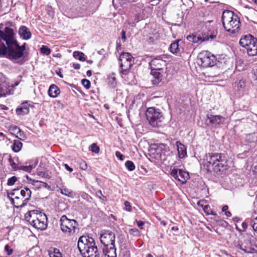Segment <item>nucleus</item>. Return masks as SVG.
Returning <instances> with one entry per match:
<instances>
[{
  "mask_svg": "<svg viewBox=\"0 0 257 257\" xmlns=\"http://www.w3.org/2000/svg\"><path fill=\"white\" fill-rule=\"evenodd\" d=\"M0 38L9 46V59L16 60L23 56L26 43L22 46L19 45L14 37L12 29L6 27L4 30H0Z\"/></svg>",
  "mask_w": 257,
  "mask_h": 257,
  "instance_id": "nucleus-1",
  "label": "nucleus"
},
{
  "mask_svg": "<svg viewBox=\"0 0 257 257\" xmlns=\"http://www.w3.org/2000/svg\"><path fill=\"white\" fill-rule=\"evenodd\" d=\"M227 158L223 153H211L206 154L203 165L208 172L218 173L226 169Z\"/></svg>",
  "mask_w": 257,
  "mask_h": 257,
  "instance_id": "nucleus-2",
  "label": "nucleus"
},
{
  "mask_svg": "<svg viewBox=\"0 0 257 257\" xmlns=\"http://www.w3.org/2000/svg\"><path fill=\"white\" fill-rule=\"evenodd\" d=\"M77 246L83 257H104L98 251L94 239L89 236H82L79 237Z\"/></svg>",
  "mask_w": 257,
  "mask_h": 257,
  "instance_id": "nucleus-3",
  "label": "nucleus"
},
{
  "mask_svg": "<svg viewBox=\"0 0 257 257\" xmlns=\"http://www.w3.org/2000/svg\"><path fill=\"white\" fill-rule=\"evenodd\" d=\"M222 21L224 29L228 33L236 35L240 30V22L239 17L233 12L225 10L222 15Z\"/></svg>",
  "mask_w": 257,
  "mask_h": 257,
  "instance_id": "nucleus-4",
  "label": "nucleus"
},
{
  "mask_svg": "<svg viewBox=\"0 0 257 257\" xmlns=\"http://www.w3.org/2000/svg\"><path fill=\"white\" fill-rule=\"evenodd\" d=\"M100 239L104 245L102 255L104 257H116L114 233L109 230L105 231L101 234Z\"/></svg>",
  "mask_w": 257,
  "mask_h": 257,
  "instance_id": "nucleus-5",
  "label": "nucleus"
},
{
  "mask_svg": "<svg viewBox=\"0 0 257 257\" xmlns=\"http://www.w3.org/2000/svg\"><path fill=\"white\" fill-rule=\"evenodd\" d=\"M59 223L61 230L67 236H70L75 233V229L78 225L76 220L69 219L65 215L61 217Z\"/></svg>",
  "mask_w": 257,
  "mask_h": 257,
  "instance_id": "nucleus-6",
  "label": "nucleus"
},
{
  "mask_svg": "<svg viewBox=\"0 0 257 257\" xmlns=\"http://www.w3.org/2000/svg\"><path fill=\"white\" fill-rule=\"evenodd\" d=\"M120 73L123 75L129 73L130 69L134 64V58L129 53H122L119 58Z\"/></svg>",
  "mask_w": 257,
  "mask_h": 257,
  "instance_id": "nucleus-7",
  "label": "nucleus"
},
{
  "mask_svg": "<svg viewBox=\"0 0 257 257\" xmlns=\"http://www.w3.org/2000/svg\"><path fill=\"white\" fill-rule=\"evenodd\" d=\"M216 57L208 51L200 53L197 58V63L204 68L211 67L217 64Z\"/></svg>",
  "mask_w": 257,
  "mask_h": 257,
  "instance_id": "nucleus-8",
  "label": "nucleus"
},
{
  "mask_svg": "<svg viewBox=\"0 0 257 257\" xmlns=\"http://www.w3.org/2000/svg\"><path fill=\"white\" fill-rule=\"evenodd\" d=\"M146 115L149 123L153 127H159L163 118L162 112L159 109L154 107H149L147 109Z\"/></svg>",
  "mask_w": 257,
  "mask_h": 257,
  "instance_id": "nucleus-9",
  "label": "nucleus"
},
{
  "mask_svg": "<svg viewBox=\"0 0 257 257\" xmlns=\"http://www.w3.org/2000/svg\"><path fill=\"white\" fill-rule=\"evenodd\" d=\"M212 22V21H209L205 23V27L201 32L203 41L212 40L216 37L218 32L215 27L211 25V23Z\"/></svg>",
  "mask_w": 257,
  "mask_h": 257,
  "instance_id": "nucleus-10",
  "label": "nucleus"
},
{
  "mask_svg": "<svg viewBox=\"0 0 257 257\" xmlns=\"http://www.w3.org/2000/svg\"><path fill=\"white\" fill-rule=\"evenodd\" d=\"M166 61L162 57H158L152 60L149 63L151 70L163 71V68L166 66Z\"/></svg>",
  "mask_w": 257,
  "mask_h": 257,
  "instance_id": "nucleus-11",
  "label": "nucleus"
},
{
  "mask_svg": "<svg viewBox=\"0 0 257 257\" xmlns=\"http://www.w3.org/2000/svg\"><path fill=\"white\" fill-rule=\"evenodd\" d=\"M32 226L38 229L45 230L47 227V217L46 215L42 213L40 215H38V217L36 219Z\"/></svg>",
  "mask_w": 257,
  "mask_h": 257,
  "instance_id": "nucleus-12",
  "label": "nucleus"
},
{
  "mask_svg": "<svg viewBox=\"0 0 257 257\" xmlns=\"http://www.w3.org/2000/svg\"><path fill=\"white\" fill-rule=\"evenodd\" d=\"M257 41V39L253 37L251 35H247L242 37L239 41V44L242 47L246 48L253 43V42Z\"/></svg>",
  "mask_w": 257,
  "mask_h": 257,
  "instance_id": "nucleus-13",
  "label": "nucleus"
},
{
  "mask_svg": "<svg viewBox=\"0 0 257 257\" xmlns=\"http://www.w3.org/2000/svg\"><path fill=\"white\" fill-rule=\"evenodd\" d=\"M42 213V212H39L38 210H31L25 214V219L26 221L32 225V224L34 223L37 217H38V215H40Z\"/></svg>",
  "mask_w": 257,
  "mask_h": 257,
  "instance_id": "nucleus-14",
  "label": "nucleus"
},
{
  "mask_svg": "<svg viewBox=\"0 0 257 257\" xmlns=\"http://www.w3.org/2000/svg\"><path fill=\"white\" fill-rule=\"evenodd\" d=\"M143 19L140 13H132L128 17L127 20L125 23L131 27H135L136 24Z\"/></svg>",
  "mask_w": 257,
  "mask_h": 257,
  "instance_id": "nucleus-15",
  "label": "nucleus"
},
{
  "mask_svg": "<svg viewBox=\"0 0 257 257\" xmlns=\"http://www.w3.org/2000/svg\"><path fill=\"white\" fill-rule=\"evenodd\" d=\"M207 118L209 120L211 123L214 124H220L224 123L225 120V117L220 115H212L211 114H208Z\"/></svg>",
  "mask_w": 257,
  "mask_h": 257,
  "instance_id": "nucleus-16",
  "label": "nucleus"
},
{
  "mask_svg": "<svg viewBox=\"0 0 257 257\" xmlns=\"http://www.w3.org/2000/svg\"><path fill=\"white\" fill-rule=\"evenodd\" d=\"M163 71H158L156 70H151V74L152 75L151 81L153 85L158 84L162 80L163 75Z\"/></svg>",
  "mask_w": 257,
  "mask_h": 257,
  "instance_id": "nucleus-17",
  "label": "nucleus"
},
{
  "mask_svg": "<svg viewBox=\"0 0 257 257\" xmlns=\"http://www.w3.org/2000/svg\"><path fill=\"white\" fill-rule=\"evenodd\" d=\"M8 196L10 199L11 203L13 204L16 208H19L22 207L25 205L27 202L24 200V199L20 197V196H16L12 197L10 196V194H8Z\"/></svg>",
  "mask_w": 257,
  "mask_h": 257,
  "instance_id": "nucleus-18",
  "label": "nucleus"
},
{
  "mask_svg": "<svg viewBox=\"0 0 257 257\" xmlns=\"http://www.w3.org/2000/svg\"><path fill=\"white\" fill-rule=\"evenodd\" d=\"M19 34L21 38L24 40H29L31 37V33L26 26H21L19 30Z\"/></svg>",
  "mask_w": 257,
  "mask_h": 257,
  "instance_id": "nucleus-19",
  "label": "nucleus"
},
{
  "mask_svg": "<svg viewBox=\"0 0 257 257\" xmlns=\"http://www.w3.org/2000/svg\"><path fill=\"white\" fill-rule=\"evenodd\" d=\"M178 171L179 172L180 177V178H179L178 176V181L181 182L182 184L185 183L190 177L189 173L180 169H178Z\"/></svg>",
  "mask_w": 257,
  "mask_h": 257,
  "instance_id": "nucleus-20",
  "label": "nucleus"
},
{
  "mask_svg": "<svg viewBox=\"0 0 257 257\" xmlns=\"http://www.w3.org/2000/svg\"><path fill=\"white\" fill-rule=\"evenodd\" d=\"M31 196V191L28 187L20 188V196L24 199L27 203L30 200Z\"/></svg>",
  "mask_w": 257,
  "mask_h": 257,
  "instance_id": "nucleus-21",
  "label": "nucleus"
},
{
  "mask_svg": "<svg viewBox=\"0 0 257 257\" xmlns=\"http://www.w3.org/2000/svg\"><path fill=\"white\" fill-rule=\"evenodd\" d=\"M246 49L249 56H254L257 55V41L253 42V43L251 44V45H249Z\"/></svg>",
  "mask_w": 257,
  "mask_h": 257,
  "instance_id": "nucleus-22",
  "label": "nucleus"
},
{
  "mask_svg": "<svg viewBox=\"0 0 257 257\" xmlns=\"http://www.w3.org/2000/svg\"><path fill=\"white\" fill-rule=\"evenodd\" d=\"M29 112V109L27 102L23 103L21 106L16 109V112L18 115H24L28 114Z\"/></svg>",
  "mask_w": 257,
  "mask_h": 257,
  "instance_id": "nucleus-23",
  "label": "nucleus"
},
{
  "mask_svg": "<svg viewBox=\"0 0 257 257\" xmlns=\"http://www.w3.org/2000/svg\"><path fill=\"white\" fill-rule=\"evenodd\" d=\"M60 90L55 84L51 85L48 90L49 95L51 97H56L60 93Z\"/></svg>",
  "mask_w": 257,
  "mask_h": 257,
  "instance_id": "nucleus-24",
  "label": "nucleus"
},
{
  "mask_svg": "<svg viewBox=\"0 0 257 257\" xmlns=\"http://www.w3.org/2000/svg\"><path fill=\"white\" fill-rule=\"evenodd\" d=\"M178 144L179 142H178ZM187 156L186 148V147L181 144H178V156L180 158H183Z\"/></svg>",
  "mask_w": 257,
  "mask_h": 257,
  "instance_id": "nucleus-25",
  "label": "nucleus"
},
{
  "mask_svg": "<svg viewBox=\"0 0 257 257\" xmlns=\"http://www.w3.org/2000/svg\"><path fill=\"white\" fill-rule=\"evenodd\" d=\"M9 83L0 85V98L2 97H6L7 94H11V90L9 89Z\"/></svg>",
  "mask_w": 257,
  "mask_h": 257,
  "instance_id": "nucleus-26",
  "label": "nucleus"
},
{
  "mask_svg": "<svg viewBox=\"0 0 257 257\" xmlns=\"http://www.w3.org/2000/svg\"><path fill=\"white\" fill-rule=\"evenodd\" d=\"M187 39L188 41L190 42H192L193 43H201L202 42H204V41H203V39L202 38V35H199L198 36L197 35H189L187 37Z\"/></svg>",
  "mask_w": 257,
  "mask_h": 257,
  "instance_id": "nucleus-27",
  "label": "nucleus"
},
{
  "mask_svg": "<svg viewBox=\"0 0 257 257\" xmlns=\"http://www.w3.org/2000/svg\"><path fill=\"white\" fill-rule=\"evenodd\" d=\"M22 146L23 144L21 142L18 140H14L12 146V150L14 152L18 153L21 151Z\"/></svg>",
  "mask_w": 257,
  "mask_h": 257,
  "instance_id": "nucleus-28",
  "label": "nucleus"
},
{
  "mask_svg": "<svg viewBox=\"0 0 257 257\" xmlns=\"http://www.w3.org/2000/svg\"><path fill=\"white\" fill-rule=\"evenodd\" d=\"M61 193L69 197L73 198L74 195H75V193L73 192L72 190H69L67 188H62L60 191Z\"/></svg>",
  "mask_w": 257,
  "mask_h": 257,
  "instance_id": "nucleus-29",
  "label": "nucleus"
},
{
  "mask_svg": "<svg viewBox=\"0 0 257 257\" xmlns=\"http://www.w3.org/2000/svg\"><path fill=\"white\" fill-rule=\"evenodd\" d=\"M9 46L7 45L6 47L5 45H3L0 47V56H6L9 58Z\"/></svg>",
  "mask_w": 257,
  "mask_h": 257,
  "instance_id": "nucleus-30",
  "label": "nucleus"
},
{
  "mask_svg": "<svg viewBox=\"0 0 257 257\" xmlns=\"http://www.w3.org/2000/svg\"><path fill=\"white\" fill-rule=\"evenodd\" d=\"M73 56L75 58L78 59L80 61H84L85 60L84 54L82 52L74 51L73 53Z\"/></svg>",
  "mask_w": 257,
  "mask_h": 257,
  "instance_id": "nucleus-31",
  "label": "nucleus"
},
{
  "mask_svg": "<svg viewBox=\"0 0 257 257\" xmlns=\"http://www.w3.org/2000/svg\"><path fill=\"white\" fill-rule=\"evenodd\" d=\"M36 165H29L28 166L20 165L18 170H23L27 172H30L31 170L35 167Z\"/></svg>",
  "mask_w": 257,
  "mask_h": 257,
  "instance_id": "nucleus-32",
  "label": "nucleus"
},
{
  "mask_svg": "<svg viewBox=\"0 0 257 257\" xmlns=\"http://www.w3.org/2000/svg\"><path fill=\"white\" fill-rule=\"evenodd\" d=\"M20 128L17 125H12L9 127V131L11 133L15 136L18 134L19 132H20Z\"/></svg>",
  "mask_w": 257,
  "mask_h": 257,
  "instance_id": "nucleus-33",
  "label": "nucleus"
},
{
  "mask_svg": "<svg viewBox=\"0 0 257 257\" xmlns=\"http://www.w3.org/2000/svg\"><path fill=\"white\" fill-rule=\"evenodd\" d=\"M53 250L52 252L50 253V257H62V254L58 249L53 248Z\"/></svg>",
  "mask_w": 257,
  "mask_h": 257,
  "instance_id": "nucleus-34",
  "label": "nucleus"
},
{
  "mask_svg": "<svg viewBox=\"0 0 257 257\" xmlns=\"http://www.w3.org/2000/svg\"><path fill=\"white\" fill-rule=\"evenodd\" d=\"M126 168L130 171H132L135 169L134 163L131 161H127L125 163Z\"/></svg>",
  "mask_w": 257,
  "mask_h": 257,
  "instance_id": "nucleus-35",
  "label": "nucleus"
},
{
  "mask_svg": "<svg viewBox=\"0 0 257 257\" xmlns=\"http://www.w3.org/2000/svg\"><path fill=\"white\" fill-rule=\"evenodd\" d=\"M9 163L11 166L12 167L13 169L15 170H18L19 168L20 167V165L16 164L14 161L13 160L12 157L11 156H9V158L8 159Z\"/></svg>",
  "mask_w": 257,
  "mask_h": 257,
  "instance_id": "nucleus-36",
  "label": "nucleus"
},
{
  "mask_svg": "<svg viewBox=\"0 0 257 257\" xmlns=\"http://www.w3.org/2000/svg\"><path fill=\"white\" fill-rule=\"evenodd\" d=\"M170 51L174 54L177 53V40L173 42L170 47H169Z\"/></svg>",
  "mask_w": 257,
  "mask_h": 257,
  "instance_id": "nucleus-37",
  "label": "nucleus"
},
{
  "mask_svg": "<svg viewBox=\"0 0 257 257\" xmlns=\"http://www.w3.org/2000/svg\"><path fill=\"white\" fill-rule=\"evenodd\" d=\"M246 140L249 142H254L257 141V136L255 134H249L246 137Z\"/></svg>",
  "mask_w": 257,
  "mask_h": 257,
  "instance_id": "nucleus-38",
  "label": "nucleus"
},
{
  "mask_svg": "<svg viewBox=\"0 0 257 257\" xmlns=\"http://www.w3.org/2000/svg\"><path fill=\"white\" fill-rule=\"evenodd\" d=\"M109 85L112 88L115 87L116 86V80L114 76H110L109 78V81H108Z\"/></svg>",
  "mask_w": 257,
  "mask_h": 257,
  "instance_id": "nucleus-39",
  "label": "nucleus"
},
{
  "mask_svg": "<svg viewBox=\"0 0 257 257\" xmlns=\"http://www.w3.org/2000/svg\"><path fill=\"white\" fill-rule=\"evenodd\" d=\"M8 194H10V196H12V197H15L16 196H20V188L15 189L13 190L12 192L8 193Z\"/></svg>",
  "mask_w": 257,
  "mask_h": 257,
  "instance_id": "nucleus-40",
  "label": "nucleus"
},
{
  "mask_svg": "<svg viewBox=\"0 0 257 257\" xmlns=\"http://www.w3.org/2000/svg\"><path fill=\"white\" fill-rule=\"evenodd\" d=\"M250 223L254 231L257 233V217L252 219Z\"/></svg>",
  "mask_w": 257,
  "mask_h": 257,
  "instance_id": "nucleus-41",
  "label": "nucleus"
},
{
  "mask_svg": "<svg viewBox=\"0 0 257 257\" xmlns=\"http://www.w3.org/2000/svg\"><path fill=\"white\" fill-rule=\"evenodd\" d=\"M89 150L92 152L95 153H98L99 152V148L95 143H93L90 146Z\"/></svg>",
  "mask_w": 257,
  "mask_h": 257,
  "instance_id": "nucleus-42",
  "label": "nucleus"
},
{
  "mask_svg": "<svg viewBox=\"0 0 257 257\" xmlns=\"http://www.w3.org/2000/svg\"><path fill=\"white\" fill-rule=\"evenodd\" d=\"M41 52L46 55H49L51 53V50L46 46H42L41 48Z\"/></svg>",
  "mask_w": 257,
  "mask_h": 257,
  "instance_id": "nucleus-43",
  "label": "nucleus"
},
{
  "mask_svg": "<svg viewBox=\"0 0 257 257\" xmlns=\"http://www.w3.org/2000/svg\"><path fill=\"white\" fill-rule=\"evenodd\" d=\"M81 83L86 89H88L90 88L91 83L89 80L83 79L81 81Z\"/></svg>",
  "mask_w": 257,
  "mask_h": 257,
  "instance_id": "nucleus-44",
  "label": "nucleus"
},
{
  "mask_svg": "<svg viewBox=\"0 0 257 257\" xmlns=\"http://www.w3.org/2000/svg\"><path fill=\"white\" fill-rule=\"evenodd\" d=\"M129 233L135 236L140 235L139 230L137 228H131L128 231Z\"/></svg>",
  "mask_w": 257,
  "mask_h": 257,
  "instance_id": "nucleus-45",
  "label": "nucleus"
},
{
  "mask_svg": "<svg viewBox=\"0 0 257 257\" xmlns=\"http://www.w3.org/2000/svg\"><path fill=\"white\" fill-rule=\"evenodd\" d=\"M37 175L41 177L45 178H49L48 173L45 171H38Z\"/></svg>",
  "mask_w": 257,
  "mask_h": 257,
  "instance_id": "nucleus-46",
  "label": "nucleus"
},
{
  "mask_svg": "<svg viewBox=\"0 0 257 257\" xmlns=\"http://www.w3.org/2000/svg\"><path fill=\"white\" fill-rule=\"evenodd\" d=\"M17 181V177L16 176H13L10 178L8 179L7 184L9 186L13 185L15 182Z\"/></svg>",
  "mask_w": 257,
  "mask_h": 257,
  "instance_id": "nucleus-47",
  "label": "nucleus"
},
{
  "mask_svg": "<svg viewBox=\"0 0 257 257\" xmlns=\"http://www.w3.org/2000/svg\"><path fill=\"white\" fill-rule=\"evenodd\" d=\"M7 83H9L7 82V78L2 73H0V85Z\"/></svg>",
  "mask_w": 257,
  "mask_h": 257,
  "instance_id": "nucleus-48",
  "label": "nucleus"
},
{
  "mask_svg": "<svg viewBox=\"0 0 257 257\" xmlns=\"http://www.w3.org/2000/svg\"><path fill=\"white\" fill-rule=\"evenodd\" d=\"M16 137L21 140H24L27 138L26 135L20 130V132H19L18 134H17Z\"/></svg>",
  "mask_w": 257,
  "mask_h": 257,
  "instance_id": "nucleus-49",
  "label": "nucleus"
},
{
  "mask_svg": "<svg viewBox=\"0 0 257 257\" xmlns=\"http://www.w3.org/2000/svg\"><path fill=\"white\" fill-rule=\"evenodd\" d=\"M96 195L102 201H106L107 200L106 197L102 194L101 190L96 192Z\"/></svg>",
  "mask_w": 257,
  "mask_h": 257,
  "instance_id": "nucleus-50",
  "label": "nucleus"
},
{
  "mask_svg": "<svg viewBox=\"0 0 257 257\" xmlns=\"http://www.w3.org/2000/svg\"><path fill=\"white\" fill-rule=\"evenodd\" d=\"M124 205L125 206V207L124 209L127 211H131L132 210V207L130 205V203L128 201H125L124 203Z\"/></svg>",
  "mask_w": 257,
  "mask_h": 257,
  "instance_id": "nucleus-51",
  "label": "nucleus"
},
{
  "mask_svg": "<svg viewBox=\"0 0 257 257\" xmlns=\"http://www.w3.org/2000/svg\"><path fill=\"white\" fill-rule=\"evenodd\" d=\"M115 156L117 158H119V159L121 161H122L123 160L124 158V156L122 155L120 152H118V151H116L115 152Z\"/></svg>",
  "mask_w": 257,
  "mask_h": 257,
  "instance_id": "nucleus-52",
  "label": "nucleus"
},
{
  "mask_svg": "<svg viewBox=\"0 0 257 257\" xmlns=\"http://www.w3.org/2000/svg\"><path fill=\"white\" fill-rule=\"evenodd\" d=\"M245 87V81L243 80H240L237 84V87L239 88H243Z\"/></svg>",
  "mask_w": 257,
  "mask_h": 257,
  "instance_id": "nucleus-53",
  "label": "nucleus"
},
{
  "mask_svg": "<svg viewBox=\"0 0 257 257\" xmlns=\"http://www.w3.org/2000/svg\"><path fill=\"white\" fill-rule=\"evenodd\" d=\"M5 249L7 251V254L8 255H10L12 254V253H13V249L10 248V247L8 244L5 246Z\"/></svg>",
  "mask_w": 257,
  "mask_h": 257,
  "instance_id": "nucleus-54",
  "label": "nucleus"
},
{
  "mask_svg": "<svg viewBox=\"0 0 257 257\" xmlns=\"http://www.w3.org/2000/svg\"><path fill=\"white\" fill-rule=\"evenodd\" d=\"M206 203V201H205L204 200H201L197 202V205L203 208L204 207V206L206 205L204 204Z\"/></svg>",
  "mask_w": 257,
  "mask_h": 257,
  "instance_id": "nucleus-55",
  "label": "nucleus"
},
{
  "mask_svg": "<svg viewBox=\"0 0 257 257\" xmlns=\"http://www.w3.org/2000/svg\"><path fill=\"white\" fill-rule=\"evenodd\" d=\"M170 174L175 180H177V169L174 168L172 170Z\"/></svg>",
  "mask_w": 257,
  "mask_h": 257,
  "instance_id": "nucleus-56",
  "label": "nucleus"
},
{
  "mask_svg": "<svg viewBox=\"0 0 257 257\" xmlns=\"http://www.w3.org/2000/svg\"><path fill=\"white\" fill-rule=\"evenodd\" d=\"M80 167L81 169L85 170L87 168V164L85 162H82L80 164Z\"/></svg>",
  "mask_w": 257,
  "mask_h": 257,
  "instance_id": "nucleus-57",
  "label": "nucleus"
},
{
  "mask_svg": "<svg viewBox=\"0 0 257 257\" xmlns=\"http://www.w3.org/2000/svg\"><path fill=\"white\" fill-rule=\"evenodd\" d=\"M246 253H252L254 250V249L251 248H241Z\"/></svg>",
  "mask_w": 257,
  "mask_h": 257,
  "instance_id": "nucleus-58",
  "label": "nucleus"
},
{
  "mask_svg": "<svg viewBox=\"0 0 257 257\" xmlns=\"http://www.w3.org/2000/svg\"><path fill=\"white\" fill-rule=\"evenodd\" d=\"M137 221V225L141 228V229H143V225L145 224V223L144 221H141V220H139V221Z\"/></svg>",
  "mask_w": 257,
  "mask_h": 257,
  "instance_id": "nucleus-59",
  "label": "nucleus"
},
{
  "mask_svg": "<svg viewBox=\"0 0 257 257\" xmlns=\"http://www.w3.org/2000/svg\"><path fill=\"white\" fill-rule=\"evenodd\" d=\"M203 209L207 214H210L209 211H210V208L208 205L204 206V207L203 208Z\"/></svg>",
  "mask_w": 257,
  "mask_h": 257,
  "instance_id": "nucleus-60",
  "label": "nucleus"
},
{
  "mask_svg": "<svg viewBox=\"0 0 257 257\" xmlns=\"http://www.w3.org/2000/svg\"><path fill=\"white\" fill-rule=\"evenodd\" d=\"M65 168L70 172H72L73 171V169L69 166V165L67 164H65L64 165Z\"/></svg>",
  "mask_w": 257,
  "mask_h": 257,
  "instance_id": "nucleus-61",
  "label": "nucleus"
},
{
  "mask_svg": "<svg viewBox=\"0 0 257 257\" xmlns=\"http://www.w3.org/2000/svg\"><path fill=\"white\" fill-rule=\"evenodd\" d=\"M20 81H17L15 82V83L14 84H13L11 86L13 88V91L15 90V87L16 86H17L18 85H19V84H20Z\"/></svg>",
  "mask_w": 257,
  "mask_h": 257,
  "instance_id": "nucleus-62",
  "label": "nucleus"
},
{
  "mask_svg": "<svg viewBox=\"0 0 257 257\" xmlns=\"http://www.w3.org/2000/svg\"><path fill=\"white\" fill-rule=\"evenodd\" d=\"M73 68L76 70H78L80 68V65L78 63L73 64Z\"/></svg>",
  "mask_w": 257,
  "mask_h": 257,
  "instance_id": "nucleus-63",
  "label": "nucleus"
},
{
  "mask_svg": "<svg viewBox=\"0 0 257 257\" xmlns=\"http://www.w3.org/2000/svg\"><path fill=\"white\" fill-rule=\"evenodd\" d=\"M121 39L123 41H125L126 40L125 32L124 30H122L121 32Z\"/></svg>",
  "mask_w": 257,
  "mask_h": 257,
  "instance_id": "nucleus-64",
  "label": "nucleus"
}]
</instances>
